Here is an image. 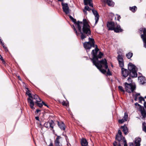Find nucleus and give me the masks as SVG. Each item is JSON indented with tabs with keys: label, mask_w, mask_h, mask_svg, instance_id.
<instances>
[{
	"label": "nucleus",
	"mask_w": 146,
	"mask_h": 146,
	"mask_svg": "<svg viewBox=\"0 0 146 146\" xmlns=\"http://www.w3.org/2000/svg\"><path fill=\"white\" fill-rule=\"evenodd\" d=\"M96 48L94 50H92V53L93 56V58L91 60L94 65L103 74H105L106 71V70L102 68V67H104L106 69L108 68L107 65V61L106 59L98 61L97 53L99 51V49L96 45Z\"/></svg>",
	"instance_id": "f257e3e1"
},
{
	"label": "nucleus",
	"mask_w": 146,
	"mask_h": 146,
	"mask_svg": "<svg viewBox=\"0 0 146 146\" xmlns=\"http://www.w3.org/2000/svg\"><path fill=\"white\" fill-rule=\"evenodd\" d=\"M76 24L81 35V38L82 40L86 38V35L88 36L91 34L90 27L86 19H83V22L78 21Z\"/></svg>",
	"instance_id": "f03ea898"
},
{
	"label": "nucleus",
	"mask_w": 146,
	"mask_h": 146,
	"mask_svg": "<svg viewBox=\"0 0 146 146\" xmlns=\"http://www.w3.org/2000/svg\"><path fill=\"white\" fill-rule=\"evenodd\" d=\"M107 25L109 30H113L116 33L121 32L122 31L119 25H117V24H115L113 22H108Z\"/></svg>",
	"instance_id": "7ed1b4c3"
},
{
	"label": "nucleus",
	"mask_w": 146,
	"mask_h": 146,
	"mask_svg": "<svg viewBox=\"0 0 146 146\" xmlns=\"http://www.w3.org/2000/svg\"><path fill=\"white\" fill-rule=\"evenodd\" d=\"M128 69L130 71V76L133 78L137 76V69L132 63H129L128 65Z\"/></svg>",
	"instance_id": "20e7f679"
},
{
	"label": "nucleus",
	"mask_w": 146,
	"mask_h": 146,
	"mask_svg": "<svg viewBox=\"0 0 146 146\" xmlns=\"http://www.w3.org/2000/svg\"><path fill=\"white\" fill-rule=\"evenodd\" d=\"M94 42H95L94 39L89 38V41L88 42H85L84 43V47L86 50L87 53L92 47H95Z\"/></svg>",
	"instance_id": "39448f33"
},
{
	"label": "nucleus",
	"mask_w": 146,
	"mask_h": 146,
	"mask_svg": "<svg viewBox=\"0 0 146 146\" xmlns=\"http://www.w3.org/2000/svg\"><path fill=\"white\" fill-rule=\"evenodd\" d=\"M33 99H35L36 101V103H38V102H40L41 101L39 97L36 94L34 95V96L33 97V98H28V102L30 104V107L33 109H34L35 108L34 107V103L33 101Z\"/></svg>",
	"instance_id": "423d86ee"
},
{
	"label": "nucleus",
	"mask_w": 146,
	"mask_h": 146,
	"mask_svg": "<svg viewBox=\"0 0 146 146\" xmlns=\"http://www.w3.org/2000/svg\"><path fill=\"white\" fill-rule=\"evenodd\" d=\"M125 89L128 93L133 92L135 88V86L131 84H128L127 82L125 83Z\"/></svg>",
	"instance_id": "0eeeda50"
},
{
	"label": "nucleus",
	"mask_w": 146,
	"mask_h": 146,
	"mask_svg": "<svg viewBox=\"0 0 146 146\" xmlns=\"http://www.w3.org/2000/svg\"><path fill=\"white\" fill-rule=\"evenodd\" d=\"M61 4L63 11L66 14H69L70 10L69 9L68 4L62 2Z\"/></svg>",
	"instance_id": "6e6552de"
},
{
	"label": "nucleus",
	"mask_w": 146,
	"mask_h": 146,
	"mask_svg": "<svg viewBox=\"0 0 146 146\" xmlns=\"http://www.w3.org/2000/svg\"><path fill=\"white\" fill-rule=\"evenodd\" d=\"M54 124V122L52 120H51L45 122L44 124V126L45 127L48 128H51L52 129H53Z\"/></svg>",
	"instance_id": "1a4fd4ad"
},
{
	"label": "nucleus",
	"mask_w": 146,
	"mask_h": 146,
	"mask_svg": "<svg viewBox=\"0 0 146 146\" xmlns=\"http://www.w3.org/2000/svg\"><path fill=\"white\" fill-rule=\"evenodd\" d=\"M62 139L60 136H58L55 141V146H62Z\"/></svg>",
	"instance_id": "9d476101"
},
{
	"label": "nucleus",
	"mask_w": 146,
	"mask_h": 146,
	"mask_svg": "<svg viewBox=\"0 0 146 146\" xmlns=\"http://www.w3.org/2000/svg\"><path fill=\"white\" fill-rule=\"evenodd\" d=\"M143 34L141 35V38L144 42V46L146 48V29H144L143 31Z\"/></svg>",
	"instance_id": "9b49d317"
},
{
	"label": "nucleus",
	"mask_w": 146,
	"mask_h": 146,
	"mask_svg": "<svg viewBox=\"0 0 146 146\" xmlns=\"http://www.w3.org/2000/svg\"><path fill=\"white\" fill-rule=\"evenodd\" d=\"M92 12L95 16V24H96L97 23L99 19V15L98 14V13L97 11H96L94 10H92Z\"/></svg>",
	"instance_id": "f8f14e48"
},
{
	"label": "nucleus",
	"mask_w": 146,
	"mask_h": 146,
	"mask_svg": "<svg viewBox=\"0 0 146 146\" xmlns=\"http://www.w3.org/2000/svg\"><path fill=\"white\" fill-rule=\"evenodd\" d=\"M122 75L125 78L127 77L129 74V71L126 70L124 69L123 68H121Z\"/></svg>",
	"instance_id": "ddd939ff"
},
{
	"label": "nucleus",
	"mask_w": 146,
	"mask_h": 146,
	"mask_svg": "<svg viewBox=\"0 0 146 146\" xmlns=\"http://www.w3.org/2000/svg\"><path fill=\"white\" fill-rule=\"evenodd\" d=\"M127 117L128 115L126 113H125L124 117L122 119H120L119 120V122L120 123H122L126 121H127Z\"/></svg>",
	"instance_id": "4468645a"
},
{
	"label": "nucleus",
	"mask_w": 146,
	"mask_h": 146,
	"mask_svg": "<svg viewBox=\"0 0 146 146\" xmlns=\"http://www.w3.org/2000/svg\"><path fill=\"white\" fill-rule=\"evenodd\" d=\"M138 80L140 83L141 84H143L145 82L146 80L144 77L141 76L138 77Z\"/></svg>",
	"instance_id": "2eb2a0df"
},
{
	"label": "nucleus",
	"mask_w": 146,
	"mask_h": 146,
	"mask_svg": "<svg viewBox=\"0 0 146 146\" xmlns=\"http://www.w3.org/2000/svg\"><path fill=\"white\" fill-rule=\"evenodd\" d=\"M84 4L85 5H89V6L93 7V4L92 0H84Z\"/></svg>",
	"instance_id": "dca6fc26"
},
{
	"label": "nucleus",
	"mask_w": 146,
	"mask_h": 146,
	"mask_svg": "<svg viewBox=\"0 0 146 146\" xmlns=\"http://www.w3.org/2000/svg\"><path fill=\"white\" fill-rule=\"evenodd\" d=\"M58 124L61 129L64 130L65 129V127L64 124L62 122H58Z\"/></svg>",
	"instance_id": "f3484780"
},
{
	"label": "nucleus",
	"mask_w": 146,
	"mask_h": 146,
	"mask_svg": "<svg viewBox=\"0 0 146 146\" xmlns=\"http://www.w3.org/2000/svg\"><path fill=\"white\" fill-rule=\"evenodd\" d=\"M141 141V139L140 138H138L136 139L135 143V146H140V142Z\"/></svg>",
	"instance_id": "a211bd4d"
},
{
	"label": "nucleus",
	"mask_w": 146,
	"mask_h": 146,
	"mask_svg": "<svg viewBox=\"0 0 146 146\" xmlns=\"http://www.w3.org/2000/svg\"><path fill=\"white\" fill-rule=\"evenodd\" d=\"M81 144L82 146H87L88 145V142L86 139H83L81 140Z\"/></svg>",
	"instance_id": "6ab92c4d"
},
{
	"label": "nucleus",
	"mask_w": 146,
	"mask_h": 146,
	"mask_svg": "<svg viewBox=\"0 0 146 146\" xmlns=\"http://www.w3.org/2000/svg\"><path fill=\"white\" fill-rule=\"evenodd\" d=\"M121 128L123 129V131L124 133L126 135L127 134L128 132V129L127 127L125 126H122L121 127Z\"/></svg>",
	"instance_id": "aec40b11"
},
{
	"label": "nucleus",
	"mask_w": 146,
	"mask_h": 146,
	"mask_svg": "<svg viewBox=\"0 0 146 146\" xmlns=\"http://www.w3.org/2000/svg\"><path fill=\"white\" fill-rule=\"evenodd\" d=\"M118 61H123V55L122 54H119L118 52Z\"/></svg>",
	"instance_id": "412c9836"
},
{
	"label": "nucleus",
	"mask_w": 146,
	"mask_h": 146,
	"mask_svg": "<svg viewBox=\"0 0 146 146\" xmlns=\"http://www.w3.org/2000/svg\"><path fill=\"white\" fill-rule=\"evenodd\" d=\"M106 1L109 6H112L114 5V3L112 0H106Z\"/></svg>",
	"instance_id": "4be33fe9"
},
{
	"label": "nucleus",
	"mask_w": 146,
	"mask_h": 146,
	"mask_svg": "<svg viewBox=\"0 0 146 146\" xmlns=\"http://www.w3.org/2000/svg\"><path fill=\"white\" fill-rule=\"evenodd\" d=\"M140 111L143 118H144L146 116V113L145 111L144 110H141Z\"/></svg>",
	"instance_id": "5701e85b"
},
{
	"label": "nucleus",
	"mask_w": 146,
	"mask_h": 146,
	"mask_svg": "<svg viewBox=\"0 0 146 146\" xmlns=\"http://www.w3.org/2000/svg\"><path fill=\"white\" fill-rule=\"evenodd\" d=\"M129 9L133 12H134L137 9V7L135 6H133L132 7H130Z\"/></svg>",
	"instance_id": "b1692460"
},
{
	"label": "nucleus",
	"mask_w": 146,
	"mask_h": 146,
	"mask_svg": "<svg viewBox=\"0 0 146 146\" xmlns=\"http://www.w3.org/2000/svg\"><path fill=\"white\" fill-rule=\"evenodd\" d=\"M142 129L143 131L146 133V124L145 122L143 123Z\"/></svg>",
	"instance_id": "393cba45"
},
{
	"label": "nucleus",
	"mask_w": 146,
	"mask_h": 146,
	"mask_svg": "<svg viewBox=\"0 0 146 146\" xmlns=\"http://www.w3.org/2000/svg\"><path fill=\"white\" fill-rule=\"evenodd\" d=\"M132 56L133 53L131 52H129L128 54H126V56L128 59L131 58Z\"/></svg>",
	"instance_id": "a878e982"
},
{
	"label": "nucleus",
	"mask_w": 146,
	"mask_h": 146,
	"mask_svg": "<svg viewBox=\"0 0 146 146\" xmlns=\"http://www.w3.org/2000/svg\"><path fill=\"white\" fill-rule=\"evenodd\" d=\"M121 135H117L115 138L116 139L119 141H120L121 139Z\"/></svg>",
	"instance_id": "bb28decb"
},
{
	"label": "nucleus",
	"mask_w": 146,
	"mask_h": 146,
	"mask_svg": "<svg viewBox=\"0 0 146 146\" xmlns=\"http://www.w3.org/2000/svg\"><path fill=\"white\" fill-rule=\"evenodd\" d=\"M85 10H86L89 11H90L91 10V9L89 8V7H88V6H85V8H84V10H83V12L84 13H86V11Z\"/></svg>",
	"instance_id": "cd10ccee"
},
{
	"label": "nucleus",
	"mask_w": 146,
	"mask_h": 146,
	"mask_svg": "<svg viewBox=\"0 0 146 146\" xmlns=\"http://www.w3.org/2000/svg\"><path fill=\"white\" fill-rule=\"evenodd\" d=\"M26 93L28 95L29 97V98H33V96H32L31 94V93H29V90H28L27 91Z\"/></svg>",
	"instance_id": "c85d7f7f"
},
{
	"label": "nucleus",
	"mask_w": 146,
	"mask_h": 146,
	"mask_svg": "<svg viewBox=\"0 0 146 146\" xmlns=\"http://www.w3.org/2000/svg\"><path fill=\"white\" fill-rule=\"evenodd\" d=\"M119 65L120 66L123 68L122 67L124 66V63L123 61H118Z\"/></svg>",
	"instance_id": "c756f323"
},
{
	"label": "nucleus",
	"mask_w": 146,
	"mask_h": 146,
	"mask_svg": "<svg viewBox=\"0 0 146 146\" xmlns=\"http://www.w3.org/2000/svg\"><path fill=\"white\" fill-rule=\"evenodd\" d=\"M119 89L120 90V91L121 92H124L125 91L124 90L123 87L121 86H119L118 87Z\"/></svg>",
	"instance_id": "7c9ffc66"
},
{
	"label": "nucleus",
	"mask_w": 146,
	"mask_h": 146,
	"mask_svg": "<svg viewBox=\"0 0 146 146\" xmlns=\"http://www.w3.org/2000/svg\"><path fill=\"white\" fill-rule=\"evenodd\" d=\"M103 55V54L101 52H99V53L98 55V58H101Z\"/></svg>",
	"instance_id": "2f4dec72"
},
{
	"label": "nucleus",
	"mask_w": 146,
	"mask_h": 146,
	"mask_svg": "<svg viewBox=\"0 0 146 146\" xmlns=\"http://www.w3.org/2000/svg\"><path fill=\"white\" fill-rule=\"evenodd\" d=\"M139 100L140 102H142V101H144L145 100L144 99V98L141 97H139Z\"/></svg>",
	"instance_id": "473e14b6"
},
{
	"label": "nucleus",
	"mask_w": 146,
	"mask_h": 146,
	"mask_svg": "<svg viewBox=\"0 0 146 146\" xmlns=\"http://www.w3.org/2000/svg\"><path fill=\"white\" fill-rule=\"evenodd\" d=\"M1 44L3 46V47L5 48L6 51H8V49L4 45V44L2 42H1Z\"/></svg>",
	"instance_id": "72a5a7b5"
},
{
	"label": "nucleus",
	"mask_w": 146,
	"mask_h": 146,
	"mask_svg": "<svg viewBox=\"0 0 146 146\" xmlns=\"http://www.w3.org/2000/svg\"><path fill=\"white\" fill-rule=\"evenodd\" d=\"M72 28L73 29V30H74V31H75V33H76L77 35L78 36L79 34L77 33V31H76V29L75 28L74 26H73V27H72Z\"/></svg>",
	"instance_id": "f704fd0d"
},
{
	"label": "nucleus",
	"mask_w": 146,
	"mask_h": 146,
	"mask_svg": "<svg viewBox=\"0 0 146 146\" xmlns=\"http://www.w3.org/2000/svg\"><path fill=\"white\" fill-rule=\"evenodd\" d=\"M123 142L124 143V146H127V144L126 141L125 140V138L123 137Z\"/></svg>",
	"instance_id": "c9c22d12"
},
{
	"label": "nucleus",
	"mask_w": 146,
	"mask_h": 146,
	"mask_svg": "<svg viewBox=\"0 0 146 146\" xmlns=\"http://www.w3.org/2000/svg\"><path fill=\"white\" fill-rule=\"evenodd\" d=\"M37 105L38 106H39L40 107H42L43 105V103H40V104L39 103V102H38V103H36Z\"/></svg>",
	"instance_id": "e433bc0d"
},
{
	"label": "nucleus",
	"mask_w": 146,
	"mask_h": 146,
	"mask_svg": "<svg viewBox=\"0 0 146 146\" xmlns=\"http://www.w3.org/2000/svg\"><path fill=\"white\" fill-rule=\"evenodd\" d=\"M62 104L63 106H68V103H67L64 101H63L62 102Z\"/></svg>",
	"instance_id": "4c0bfd02"
},
{
	"label": "nucleus",
	"mask_w": 146,
	"mask_h": 146,
	"mask_svg": "<svg viewBox=\"0 0 146 146\" xmlns=\"http://www.w3.org/2000/svg\"><path fill=\"white\" fill-rule=\"evenodd\" d=\"M107 74L108 75H111V73L110 72V71L109 69H108V71L107 72Z\"/></svg>",
	"instance_id": "58836bf2"
},
{
	"label": "nucleus",
	"mask_w": 146,
	"mask_h": 146,
	"mask_svg": "<svg viewBox=\"0 0 146 146\" xmlns=\"http://www.w3.org/2000/svg\"><path fill=\"white\" fill-rule=\"evenodd\" d=\"M117 143L116 142H115L114 143H113V145L114 146H117ZM118 146H121V144L120 143H119V145Z\"/></svg>",
	"instance_id": "ea45409f"
},
{
	"label": "nucleus",
	"mask_w": 146,
	"mask_h": 146,
	"mask_svg": "<svg viewBox=\"0 0 146 146\" xmlns=\"http://www.w3.org/2000/svg\"><path fill=\"white\" fill-rule=\"evenodd\" d=\"M117 135H121V132L120 130H118V134Z\"/></svg>",
	"instance_id": "a19ab883"
},
{
	"label": "nucleus",
	"mask_w": 146,
	"mask_h": 146,
	"mask_svg": "<svg viewBox=\"0 0 146 146\" xmlns=\"http://www.w3.org/2000/svg\"><path fill=\"white\" fill-rule=\"evenodd\" d=\"M127 80L129 82L131 83L132 82L131 79L130 78H129L127 79Z\"/></svg>",
	"instance_id": "79ce46f5"
},
{
	"label": "nucleus",
	"mask_w": 146,
	"mask_h": 146,
	"mask_svg": "<svg viewBox=\"0 0 146 146\" xmlns=\"http://www.w3.org/2000/svg\"><path fill=\"white\" fill-rule=\"evenodd\" d=\"M135 105L136 106H139V107H141V106L137 103H135Z\"/></svg>",
	"instance_id": "37998d69"
},
{
	"label": "nucleus",
	"mask_w": 146,
	"mask_h": 146,
	"mask_svg": "<svg viewBox=\"0 0 146 146\" xmlns=\"http://www.w3.org/2000/svg\"><path fill=\"white\" fill-rule=\"evenodd\" d=\"M117 20H118L119 21V19L121 18V17H120V16L119 15H117Z\"/></svg>",
	"instance_id": "c03bdc74"
},
{
	"label": "nucleus",
	"mask_w": 146,
	"mask_h": 146,
	"mask_svg": "<svg viewBox=\"0 0 146 146\" xmlns=\"http://www.w3.org/2000/svg\"><path fill=\"white\" fill-rule=\"evenodd\" d=\"M137 98H138V96H136V95H135V101H137V99H138Z\"/></svg>",
	"instance_id": "a18cd8bd"
},
{
	"label": "nucleus",
	"mask_w": 146,
	"mask_h": 146,
	"mask_svg": "<svg viewBox=\"0 0 146 146\" xmlns=\"http://www.w3.org/2000/svg\"><path fill=\"white\" fill-rule=\"evenodd\" d=\"M70 19H71L72 20H73L75 21H76V20L75 19H74L71 16H70Z\"/></svg>",
	"instance_id": "49530a36"
},
{
	"label": "nucleus",
	"mask_w": 146,
	"mask_h": 146,
	"mask_svg": "<svg viewBox=\"0 0 146 146\" xmlns=\"http://www.w3.org/2000/svg\"><path fill=\"white\" fill-rule=\"evenodd\" d=\"M130 146H133V143H130Z\"/></svg>",
	"instance_id": "de8ad7c7"
},
{
	"label": "nucleus",
	"mask_w": 146,
	"mask_h": 146,
	"mask_svg": "<svg viewBox=\"0 0 146 146\" xmlns=\"http://www.w3.org/2000/svg\"><path fill=\"white\" fill-rule=\"evenodd\" d=\"M35 118L36 120H39V117H35Z\"/></svg>",
	"instance_id": "09e8293b"
},
{
	"label": "nucleus",
	"mask_w": 146,
	"mask_h": 146,
	"mask_svg": "<svg viewBox=\"0 0 146 146\" xmlns=\"http://www.w3.org/2000/svg\"><path fill=\"white\" fill-rule=\"evenodd\" d=\"M137 96L140 95V94L139 93H137L135 94Z\"/></svg>",
	"instance_id": "8fccbe9b"
},
{
	"label": "nucleus",
	"mask_w": 146,
	"mask_h": 146,
	"mask_svg": "<svg viewBox=\"0 0 146 146\" xmlns=\"http://www.w3.org/2000/svg\"><path fill=\"white\" fill-rule=\"evenodd\" d=\"M49 146H53V145L52 143H51L49 145Z\"/></svg>",
	"instance_id": "3c124183"
},
{
	"label": "nucleus",
	"mask_w": 146,
	"mask_h": 146,
	"mask_svg": "<svg viewBox=\"0 0 146 146\" xmlns=\"http://www.w3.org/2000/svg\"><path fill=\"white\" fill-rule=\"evenodd\" d=\"M42 103H43V104H44V106H47V105L45 104L43 102H42Z\"/></svg>",
	"instance_id": "603ef678"
},
{
	"label": "nucleus",
	"mask_w": 146,
	"mask_h": 146,
	"mask_svg": "<svg viewBox=\"0 0 146 146\" xmlns=\"http://www.w3.org/2000/svg\"><path fill=\"white\" fill-rule=\"evenodd\" d=\"M18 79L20 80H21V78L19 76H18Z\"/></svg>",
	"instance_id": "864d4df0"
},
{
	"label": "nucleus",
	"mask_w": 146,
	"mask_h": 146,
	"mask_svg": "<svg viewBox=\"0 0 146 146\" xmlns=\"http://www.w3.org/2000/svg\"><path fill=\"white\" fill-rule=\"evenodd\" d=\"M40 111V110H38V109H37L36 110V111L37 113H38L39 112V111Z\"/></svg>",
	"instance_id": "5fc2aeb1"
},
{
	"label": "nucleus",
	"mask_w": 146,
	"mask_h": 146,
	"mask_svg": "<svg viewBox=\"0 0 146 146\" xmlns=\"http://www.w3.org/2000/svg\"><path fill=\"white\" fill-rule=\"evenodd\" d=\"M58 1L62 2L64 0H58Z\"/></svg>",
	"instance_id": "6e6d98bb"
},
{
	"label": "nucleus",
	"mask_w": 146,
	"mask_h": 146,
	"mask_svg": "<svg viewBox=\"0 0 146 146\" xmlns=\"http://www.w3.org/2000/svg\"><path fill=\"white\" fill-rule=\"evenodd\" d=\"M72 21L74 23H75L76 22V21H75L74 20H72Z\"/></svg>",
	"instance_id": "4d7b16f0"
},
{
	"label": "nucleus",
	"mask_w": 146,
	"mask_h": 146,
	"mask_svg": "<svg viewBox=\"0 0 146 146\" xmlns=\"http://www.w3.org/2000/svg\"><path fill=\"white\" fill-rule=\"evenodd\" d=\"M145 98H146V96L144 97Z\"/></svg>",
	"instance_id": "13d9d810"
}]
</instances>
